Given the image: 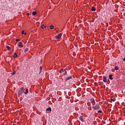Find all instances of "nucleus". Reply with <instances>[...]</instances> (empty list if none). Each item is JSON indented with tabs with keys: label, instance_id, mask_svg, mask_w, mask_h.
<instances>
[{
	"label": "nucleus",
	"instance_id": "nucleus-1",
	"mask_svg": "<svg viewBox=\"0 0 125 125\" xmlns=\"http://www.w3.org/2000/svg\"><path fill=\"white\" fill-rule=\"evenodd\" d=\"M100 108V105L99 104L97 103L96 104H94V105H93L92 109H93L95 110H99Z\"/></svg>",
	"mask_w": 125,
	"mask_h": 125
},
{
	"label": "nucleus",
	"instance_id": "nucleus-2",
	"mask_svg": "<svg viewBox=\"0 0 125 125\" xmlns=\"http://www.w3.org/2000/svg\"><path fill=\"white\" fill-rule=\"evenodd\" d=\"M24 93V87H21L20 88V90L18 92V96H20V95H22Z\"/></svg>",
	"mask_w": 125,
	"mask_h": 125
},
{
	"label": "nucleus",
	"instance_id": "nucleus-3",
	"mask_svg": "<svg viewBox=\"0 0 125 125\" xmlns=\"http://www.w3.org/2000/svg\"><path fill=\"white\" fill-rule=\"evenodd\" d=\"M67 77L65 79V82H68L69 80L73 79V76L71 73H69V75H67Z\"/></svg>",
	"mask_w": 125,
	"mask_h": 125
},
{
	"label": "nucleus",
	"instance_id": "nucleus-4",
	"mask_svg": "<svg viewBox=\"0 0 125 125\" xmlns=\"http://www.w3.org/2000/svg\"><path fill=\"white\" fill-rule=\"evenodd\" d=\"M60 74H62V75H65L66 74H67V71L63 68L60 71Z\"/></svg>",
	"mask_w": 125,
	"mask_h": 125
},
{
	"label": "nucleus",
	"instance_id": "nucleus-5",
	"mask_svg": "<svg viewBox=\"0 0 125 125\" xmlns=\"http://www.w3.org/2000/svg\"><path fill=\"white\" fill-rule=\"evenodd\" d=\"M90 101L92 103V105H94V104H96L95 100H94V98H92L90 99Z\"/></svg>",
	"mask_w": 125,
	"mask_h": 125
},
{
	"label": "nucleus",
	"instance_id": "nucleus-6",
	"mask_svg": "<svg viewBox=\"0 0 125 125\" xmlns=\"http://www.w3.org/2000/svg\"><path fill=\"white\" fill-rule=\"evenodd\" d=\"M61 37H62V33H60L59 34H58V35L55 36V39H60V38H61Z\"/></svg>",
	"mask_w": 125,
	"mask_h": 125
},
{
	"label": "nucleus",
	"instance_id": "nucleus-7",
	"mask_svg": "<svg viewBox=\"0 0 125 125\" xmlns=\"http://www.w3.org/2000/svg\"><path fill=\"white\" fill-rule=\"evenodd\" d=\"M79 120H80V121H81L83 123V122H84V120H83V116H80Z\"/></svg>",
	"mask_w": 125,
	"mask_h": 125
},
{
	"label": "nucleus",
	"instance_id": "nucleus-8",
	"mask_svg": "<svg viewBox=\"0 0 125 125\" xmlns=\"http://www.w3.org/2000/svg\"><path fill=\"white\" fill-rule=\"evenodd\" d=\"M91 11H95L96 10V8H95V7L92 6L91 8Z\"/></svg>",
	"mask_w": 125,
	"mask_h": 125
},
{
	"label": "nucleus",
	"instance_id": "nucleus-9",
	"mask_svg": "<svg viewBox=\"0 0 125 125\" xmlns=\"http://www.w3.org/2000/svg\"><path fill=\"white\" fill-rule=\"evenodd\" d=\"M103 82L104 83H107V77H106L105 76H104V77Z\"/></svg>",
	"mask_w": 125,
	"mask_h": 125
},
{
	"label": "nucleus",
	"instance_id": "nucleus-10",
	"mask_svg": "<svg viewBox=\"0 0 125 125\" xmlns=\"http://www.w3.org/2000/svg\"><path fill=\"white\" fill-rule=\"evenodd\" d=\"M113 77V75L112 74H110L109 76H108V78L110 80H113V78H112Z\"/></svg>",
	"mask_w": 125,
	"mask_h": 125
},
{
	"label": "nucleus",
	"instance_id": "nucleus-11",
	"mask_svg": "<svg viewBox=\"0 0 125 125\" xmlns=\"http://www.w3.org/2000/svg\"><path fill=\"white\" fill-rule=\"evenodd\" d=\"M18 46H21V47H23V46H24L22 44V42H20L19 45H18Z\"/></svg>",
	"mask_w": 125,
	"mask_h": 125
},
{
	"label": "nucleus",
	"instance_id": "nucleus-12",
	"mask_svg": "<svg viewBox=\"0 0 125 125\" xmlns=\"http://www.w3.org/2000/svg\"><path fill=\"white\" fill-rule=\"evenodd\" d=\"M49 27H50V29L51 30H53V29H54V25H50Z\"/></svg>",
	"mask_w": 125,
	"mask_h": 125
},
{
	"label": "nucleus",
	"instance_id": "nucleus-13",
	"mask_svg": "<svg viewBox=\"0 0 125 125\" xmlns=\"http://www.w3.org/2000/svg\"><path fill=\"white\" fill-rule=\"evenodd\" d=\"M21 34L22 35H27V33L25 32V31H24V30L21 31Z\"/></svg>",
	"mask_w": 125,
	"mask_h": 125
},
{
	"label": "nucleus",
	"instance_id": "nucleus-14",
	"mask_svg": "<svg viewBox=\"0 0 125 125\" xmlns=\"http://www.w3.org/2000/svg\"><path fill=\"white\" fill-rule=\"evenodd\" d=\"M6 48L8 51L11 50V48H10L9 46H6Z\"/></svg>",
	"mask_w": 125,
	"mask_h": 125
},
{
	"label": "nucleus",
	"instance_id": "nucleus-15",
	"mask_svg": "<svg viewBox=\"0 0 125 125\" xmlns=\"http://www.w3.org/2000/svg\"><path fill=\"white\" fill-rule=\"evenodd\" d=\"M24 93L25 94H27V93H29V91L28 90V89H26L25 92H24Z\"/></svg>",
	"mask_w": 125,
	"mask_h": 125
},
{
	"label": "nucleus",
	"instance_id": "nucleus-16",
	"mask_svg": "<svg viewBox=\"0 0 125 125\" xmlns=\"http://www.w3.org/2000/svg\"><path fill=\"white\" fill-rule=\"evenodd\" d=\"M111 101H113V102H115V101H116V99H115V98H111Z\"/></svg>",
	"mask_w": 125,
	"mask_h": 125
},
{
	"label": "nucleus",
	"instance_id": "nucleus-17",
	"mask_svg": "<svg viewBox=\"0 0 125 125\" xmlns=\"http://www.w3.org/2000/svg\"><path fill=\"white\" fill-rule=\"evenodd\" d=\"M18 55H17V53H15L14 54V55L13 56V58H16V57H17Z\"/></svg>",
	"mask_w": 125,
	"mask_h": 125
},
{
	"label": "nucleus",
	"instance_id": "nucleus-18",
	"mask_svg": "<svg viewBox=\"0 0 125 125\" xmlns=\"http://www.w3.org/2000/svg\"><path fill=\"white\" fill-rule=\"evenodd\" d=\"M114 69H115V70H119V67H118V66H115L114 67Z\"/></svg>",
	"mask_w": 125,
	"mask_h": 125
},
{
	"label": "nucleus",
	"instance_id": "nucleus-19",
	"mask_svg": "<svg viewBox=\"0 0 125 125\" xmlns=\"http://www.w3.org/2000/svg\"><path fill=\"white\" fill-rule=\"evenodd\" d=\"M46 110V111H51V107H48Z\"/></svg>",
	"mask_w": 125,
	"mask_h": 125
},
{
	"label": "nucleus",
	"instance_id": "nucleus-20",
	"mask_svg": "<svg viewBox=\"0 0 125 125\" xmlns=\"http://www.w3.org/2000/svg\"><path fill=\"white\" fill-rule=\"evenodd\" d=\"M37 14V12L36 11H33L32 12V15H33L34 16L36 15Z\"/></svg>",
	"mask_w": 125,
	"mask_h": 125
},
{
	"label": "nucleus",
	"instance_id": "nucleus-21",
	"mask_svg": "<svg viewBox=\"0 0 125 125\" xmlns=\"http://www.w3.org/2000/svg\"><path fill=\"white\" fill-rule=\"evenodd\" d=\"M42 66H40V74H41V73H42Z\"/></svg>",
	"mask_w": 125,
	"mask_h": 125
},
{
	"label": "nucleus",
	"instance_id": "nucleus-22",
	"mask_svg": "<svg viewBox=\"0 0 125 125\" xmlns=\"http://www.w3.org/2000/svg\"><path fill=\"white\" fill-rule=\"evenodd\" d=\"M42 29H44V28H46L45 26H44V24H42Z\"/></svg>",
	"mask_w": 125,
	"mask_h": 125
},
{
	"label": "nucleus",
	"instance_id": "nucleus-23",
	"mask_svg": "<svg viewBox=\"0 0 125 125\" xmlns=\"http://www.w3.org/2000/svg\"><path fill=\"white\" fill-rule=\"evenodd\" d=\"M28 50H29V49H28V48H26L24 49V52H27V51H28Z\"/></svg>",
	"mask_w": 125,
	"mask_h": 125
},
{
	"label": "nucleus",
	"instance_id": "nucleus-24",
	"mask_svg": "<svg viewBox=\"0 0 125 125\" xmlns=\"http://www.w3.org/2000/svg\"><path fill=\"white\" fill-rule=\"evenodd\" d=\"M98 113H102L103 114V112L102 111V110H99V111H98Z\"/></svg>",
	"mask_w": 125,
	"mask_h": 125
},
{
	"label": "nucleus",
	"instance_id": "nucleus-25",
	"mask_svg": "<svg viewBox=\"0 0 125 125\" xmlns=\"http://www.w3.org/2000/svg\"><path fill=\"white\" fill-rule=\"evenodd\" d=\"M16 73V71H13V73L12 74V75H15V73Z\"/></svg>",
	"mask_w": 125,
	"mask_h": 125
},
{
	"label": "nucleus",
	"instance_id": "nucleus-26",
	"mask_svg": "<svg viewBox=\"0 0 125 125\" xmlns=\"http://www.w3.org/2000/svg\"><path fill=\"white\" fill-rule=\"evenodd\" d=\"M20 40L19 39H16V42H19Z\"/></svg>",
	"mask_w": 125,
	"mask_h": 125
},
{
	"label": "nucleus",
	"instance_id": "nucleus-27",
	"mask_svg": "<svg viewBox=\"0 0 125 125\" xmlns=\"http://www.w3.org/2000/svg\"><path fill=\"white\" fill-rule=\"evenodd\" d=\"M123 61H125V57L124 59H123Z\"/></svg>",
	"mask_w": 125,
	"mask_h": 125
},
{
	"label": "nucleus",
	"instance_id": "nucleus-28",
	"mask_svg": "<svg viewBox=\"0 0 125 125\" xmlns=\"http://www.w3.org/2000/svg\"><path fill=\"white\" fill-rule=\"evenodd\" d=\"M106 25H107L108 26V22H107V23H106Z\"/></svg>",
	"mask_w": 125,
	"mask_h": 125
},
{
	"label": "nucleus",
	"instance_id": "nucleus-29",
	"mask_svg": "<svg viewBox=\"0 0 125 125\" xmlns=\"http://www.w3.org/2000/svg\"><path fill=\"white\" fill-rule=\"evenodd\" d=\"M30 14H28V15H29Z\"/></svg>",
	"mask_w": 125,
	"mask_h": 125
}]
</instances>
